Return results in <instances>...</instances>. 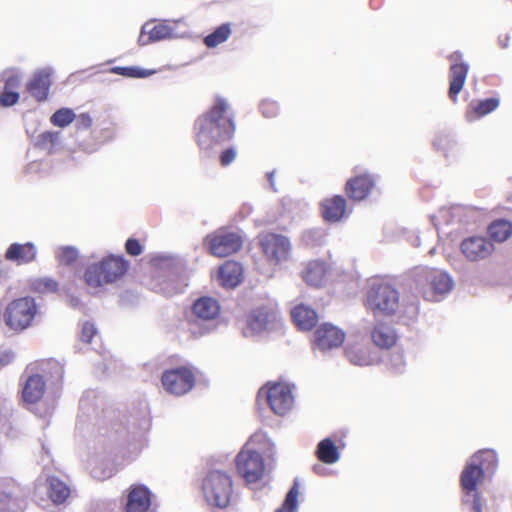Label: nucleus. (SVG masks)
Segmentation results:
<instances>
[{"label":"nucleus","instance_id":"f257e3e1","mask_svg":"<svg viewBox=\"0 0 512 512\" xmlns=\"http://www.w3.org/2000/svg\"><path fill=\"white\" fill-rule=\"evenodd\" d=\"M229 104L217 96L212 106L195 121L196 141L203 156H216L222 146L235 134L234 114L227 115Z\"/></svg>","mask_w":512,"mask_h":512},{"label":"nucleus","instance_id":"f03ea898","mask_svg":"<svg viewBox=\"0 0 512 512\" xmlns=\"http://www.w3.org/2000/svg\"><path fill=\"white\" fill-rule=\"evenodd\" d=\"M498 466L497 453L492 449H482L470 456L459 477L460 487L464 493L463 503L469 505L473 512H483L479 485L486 475L493 474Z\"/></svg>","mask_w":512,"mask_h":512},{"label":"nucleus","instance_id":"7ed1b4c3","mask_svg":"<svg viewBox=\"0 0 512 512\" xmlns=\"http://www.w3.org/2000/svg\"><path fill=\"white\" fill-rule=\"evenodd\" d=\"M221 307L217 299L211 296H201L192 304L189 318V331L195 338L215 332L219 326L218 316Z\"/></svg>","mask_w":512,"mask_h":512},{"label":"nucleus","instance_id":"20e7f679","mask_svg":"<svg viewBox=\"0 0 512 512\" xmlns=\"http://www.w3.org/2000/svg\"><path fill=\"white\" fill-rule=\"evenodd\" d=\"M201 492L209 507L226 509L233 496L232 477L223 470L211 469L202 479Z\"/></svg>","mask_w":512,"mask_h":512},{"label":"nucleus","instance_id":"39448f33","mask_svg":"<svg viewBox=\"0 0 512 512\" xmlns=\"http://www.w3.org/2000/svg\"><path fill=\"white\" fill-rule=\"evenodd\" d=\"M128 267L129 263L123 256L109 255L87 266L84 281L92 288L112 284L127 272Z\"/></svg>","mask_w":512,"mask_h":512},{"label":"nucleus","instance_id":"423d86ee","mask_svg":"<svg viewBox=\"0 0 512 512\" xmlns=\"http://www.w3.org/2000/svg\"><path fill=\"white\" fill-rule=\"evenodd\" d=\"M365 305L374 315H394L400 305L399 291L388 282L375 280L367 288Z\"/></svg>","mask_w":512,"mask_h":512},{"label":"nucleus","instance_id":"0eeeda50","mask_svg":"<svg viewBox=\"0 0 512 512\" xmlns=\"http://www.w3.org/2000/svg\"><path fill=\"white\" fill-rule=\"evenodd\" d=\"M39 313V305L30 296L11 301L4 312L5 324L12 330L21 332L31 327Z\"/></svg>","mask_w":512,"mask_h":512},{"label":"nucleus","instance_id":"6e6552de","mask_svg":"<svg viewBox=\"0 0 512 512\" xmlns=\"http://www.w3.org/2000/svg\"><path fill=\"white\" fill-rule=\"evenodd\" d=\"M294 385L284 382L267 383L261 387L257 394V403H266L270 409L279 416L286 415L294 405L292 393Z\"/></svg>","mask_w":512,"mask_h":512},{"label":"nucleus","instance_id":"1a4fd4ad","mask_svg":"<svg viewBox=\"0 0 512 512\" xmlns=\"http://www.w3.org/2000/svg\"><path fill=\"white\" fill-rule=\"evenodd\" d=\"M259 245L270 265H281L291 257L292 244L285 235L277 233L262 234L259 236Z\"/></svg>","mask_w":512,"mask_h":512},{"label":"nucleus","instance_id":"9d476101","mask_svg":"<svg viewBox=\"0 0 512 512\" xmlns=\"http://www.w3.org/2000/svg\"><path fill=\"white\" fill-rule=\"evenodd\" d=\"M163 388L166 392L182 396L195 386L196 378L192 370L186 366H178L165 370L161 377Z\"/></svg>","mask_w":512,"mask_h":512},{"label":"nucleus","instance_id":"9b49d317","mask_svg":"<svg viewBox=\"0 0 512 512\" xmlns=\"http://www.w3.org/2000/svg\"><path fill=\"white\" fill-rule=\"evenodd\" d=\"M235 462L239 475L247 483H255L262 478L265 465L264 459L258 451L243 448L237 454Z\"/></svg>","mask_w":512,"mask_h":512},{"label":"nucleus","instance_id":"f8f14e48","mask_svg":"<svg viewBox=\"0 0 512 512\" xmlns=\"http://www.w3.org/2000/svg\"><path fill=\"white\" fill-rule=\"evenodd\" d=\"M155 22V19H150L141 26L137 40L140 46L184 37V35L175 32V28L169 24L168 20H162L157 24H154Z\"/></svg>","mask_w":512,"mask_h":512},{"label":"nucleus","instance_id":"ddd939ff","mask_svg":"<svg viewBox=\"0 0 512 512\" xmlns=\"http://www.w3.org/2000/svg\"><path fill=\"white\" fill-rule=\"evenodd\" d=\"M277 321V313L269 307L253 309L247 316L246 326L243 329L245 337H254L270 331Z\"/></svg>","mask_w":512,"mask_h":512},{"label":"nucleus","instance_id":"4468645a","mask_svg":"<svg viewBox=\"0 0 512 512\" xmlns=\"http://www.w3.org/2000/svg\"><path fill=\"white\" fill-rule=\"evenodd\" d=\"M206 242L210 252L217 257H227L242 247V239L235 232H220L208 235Z\"/></svg>","mask_w":512,"mask_h":512},{"label":"nucleus","instance_id":"2eb2a0df","mask_svg":"<svg viewBox=\"0 0 512 512\" xmlns=\"http://www.w3.org/2000/svg\"><path fill=\"white\" fill-rule=\"evenodd\" d=\"M345 340V332L331 323H323L314 332L313 345L316 350L327 352L340 347Z\"/></svg>","mask_w":512,"mask_h":512},{"label":"nucleus","instance_id":"dca6fc26","mask_svg":"<svg viewBox=\"0 0 512 512\" xmlns=\"http://www.w3.org/2000/svg\"><path fill=\"white\" fill-rule=\"evenodd\" d=\"M448 59L451 61L448 94L451 100L456 101L465 84L469 64L463 61V54L460 51H454L448 56Z\"/></svg>","mask_w":512,"mask_h":512},{"label":"nucleus","instance_id":"f3484780","mask_svg":"<svg viewBox=\"0 0 512 512\" xmlns=\"http://www.w3.org/2000/svg\"><path fill=\"white\" fill-rule=\"evenodd\" d=\"M417 276L424 278L428 282L434 301H440L454 286V281L451 276L438 269L423 268Z\"/></svg>","mask_w":512,"mask_h":512},{"label":"nucleus","instance_id":"a211bd4d","mask_svg":"<svg viewBox=\"0 0 512 512\" xmlns=\"http://www.w3.org/2000/svg\"><path fill=\"white\" fill-rule=\"evenodd\" d=\"M53 73L52 67H43L36 70L27 82L26 89L36 101L44 102L48 99Z\"/></svg>","mask_w":512,"mask_h":512},{"label":"nucleus","instance_id":"6ab92c4d","mask_svg":"<svg viewBox=\"0 0 512 512\" xmlns=\"http://www.w3.org/2000/svg\"><path fill=\"white\" fill-rule=\"evenodd\" d=\"M376 181V176L368 172L357 174L347 180L345 192L350 199L362 201L371 194Z\"/></svg>","mask_w":512,"mask_h":512},{"label":"nucleus","instance_id":"aec40b11","mask_svg":"<svg viewBox=\"0 0 512 512\" xmlns=\"http://www.w3.org/2000/svg\"><path fill=\"white\" fill-rule=\"evenodd\" d=\"M461 251L470 261H479L488 257L493 249V243L483 236H470L461 242Z\"/></svg>","mask_w":512,"mask_h":512},{"label":"nucleus","instance_id":"412c9836","mask_svg":"<svg viewBox=\"0 0 512 512\" xmlns=\"http://www.w3.org/2000/svg\"><path fill=\"white\" fill-rule=\"evenodd\" d=\"M46 391V381L43 375L39 373L28 374V371L23 375L22 384V400L29 404L37 403L42 399Z\"/></svg>","mask_w":512,"mask_h":512},{"label":"nucleus","instance_id":"4be33fe9","mask_svg":"<svg viewBox=\"0 0 512 512\" xmlns=\"http://www.w3.org/2000/svg\"><path fill=\"white\" fill-rule=\"evenodd\" d=\"M37 247L33 242H14L5 251V260L16 263L18 266L32 263L37 257Z\"/></svg>","mask_w":512,"mask_h":512},{"label":"nucleus","instance_id":"5701e85b","mask_svg":"<svg viewBox=\"0 0 512 512\" xmlns=\"http://www.w3.org/2000/svg\"><path fill=\"white\" fill-rule=\"evenodd\" d=\"M151 506V492L143 484L132 485L127 495V512H146Z\"/></svg>","mask_w":512,"mask_h":512},{"label":"nucleus","instance_id":"b1692460","mask_svg":"<svg viewBox=\"0 0 512 512\" xmlns=\"http://www.w3.org/2000/svg\"><path fill=\"white\" fill-rule=\"evenodd\" d=\"M346 206V200L342 195L325 199L321 204L323 218L331 223L340 221L345 215Z\"/></svg>","mask_w":512,"mask_h":512},{"label":"nucleus","instance_id":"393cba45","mask_svg":"<svg viewBox=\"0 0 512 512\" xmlns=\"http://www.w3.org/2000/svg\"><path fill=\"white\" fill-rule=\"evenodd\" d=\"M371 338L373 343L382 349L391 348L397 340L394 328L384 322H378L374 325L371 331Z\"/></svg>","mask_w":512,"mask_h":512},{"label":"nucleus","instance_id":"a878e982","mask_svg":"<svg viewBox=\"0 0 512 512\" xmlns=\"http://www.w3.org/2000/svg\"><path fill=\"white\" fill-rule=\"evenodd\" d=\"M291 317L295 325L301 330H311L317 323L318 315L310 307L299 304L291 310Z\"/></svg>","mask_w":512,"mask_h":512},{"label":"nucleus","instance_id":"bb28decb","mask_svg":"<svg viewBox=\"0 0 512 512\" xmlns=\"http://www.w3.org/2000/svg\"><path fill=\"white\" fill-rule=\"evenodd\" d=\"M219 280L225 288H235L242 281V267L236 262H227L219 268Z\"/></svg>","mask_w":512,"mask_h":512},{"label":"nucleus","instance_id":"cd10ccee","mask_svg":"<svg viewBox=\"0 0 512 512\" xmlns=\"http://www.w3.org/2000/svg\"><path fill=\"white\" fill-rule=\"evenodd\" d=\"M315 456L320 462L332 465L340 459V452L335 442L330 437H326L317 444Z\"/></svg>","mask_w":512,"mask_h":512},{"label":"nucleus","instance_id":"c85d7f7f","mask_svg":"<svg viewBox=\"0 0 512 512\" xmlns=\"http://www.w3.org/2000/svg\"><path fill=\"white\" fill-rule=\"evenodd\" d=\"M326 265L323 261L314 260L307 264L302 272L303 280L310 286L319 287L324 281Z\"/></svg>","mask_w":512,"mask_h":512},{"label":"nucleus","instance_id":"c756f323","mask_svg":"<svg viewBox=\"0 0 512 512\" xmlns=\"http://www.w3.org/2000/svg\"><path fill=\"white\" fill-rule=\"evenodd\" d=\"M100 403H102V399L94 390L84 392L79 401V409L81 412L79 419L84 416L90 418L92 414H97Z\"/></svg>","mask_w":512,"mask_h":512},{"label":"nucleus","instance_id":"7c9ffc66","mask_svg":"<svg viewBox=\"0 0 512 512\" xmlns=\"http://www.w3.org/2000/svg\"><path fill=\"white\" fill-rule=\"evenodd\" d=\"M48 493L53 503L62 504L70 495V489L60 479L56 477H50L48 479Z\"/></svg>","mask_w":512,"mask_h":512},{"label":"nucleus","instance_id":"2f4dec72","mask_svg":"<svg viewBox=\"0 0 512 512\" xmlns=\"http://www.w3.org/2000/svg\"><path fill=\"white\" fill-rule=\"evenodd\" d=\"M231 33L230 23H223L206 35L203 39V43L210 49L216 48L218 45L227 41Z\"/></svg>","mask_w":512,"mask_h":512},{"label":"nucleus","instance_id":"473e14b6","mask_svg":"<svg viewBox=\"0 0 512 512\" xmlns=\"http://www.w3.org/2000/svg\"><path fill=\"white\" fill-rule=\"evenodd\" d=\"M26 500L11 493H0V512H23L26 508Z\"/></svg>","mask_w":512,"mask_h":512},{"label":"nucleus","instance_id":"72a5a7b5","mask_svg":"<svg viewBox=\"0 0 512 512\" xmlns=\"http://www.w3.org/2000/svg\"><path fill=\"white\" fill-rule=\"evenodd\" d=\"M488 233L493 240L503 242L512 235V223L503 219L496 220L490 224Z\"/></svg>","mask_w":512,"mask_h":512},{"label":"nucleus","instance_id":"f704fd0d","mask_svg":"<svg viewBox=\"0 0 512 512\" xmlns=\"http://www.w3.org/2000/svg\"><path fill=\"white\" fill-rule=\"evenodd\" d=\"M109 72L133 79L146 78L155 73L154 70L143 69L138 66H114L110 68Z\"/></svg>","mask_w":512,"mask_h":512},{"label":"nucleus","instance_id":"c9c22d12","mask_svg":"<svg viewBox=\"0 0 512 512\" xmlns=\"http://www.w3.org/2000/svg\"><path fill=\"white\" fill-rule=\"evenodd\" d=\"M60 142V131H45L38 135L35 141V146L39 149L46 150L51 153L53 148L59 145Z\"/></svg>","mask_w":512,"mask_h":512},{"label":"nucleus","instance_id":"e433bc0d","mask_svg":"<svg viewBox=\"0 0 512 512\" xmlns=\"http://www.w3.org/2000/svg\"><path fill=\"white\" fill-rule=\"evenodd\" d=\"M299 483L297 480L293 482L285 495L282 505L276 512H297L298 510Z\"/></svg>","mask_w":512,"mask_h":512},{"label":"nucleus","instance_id":"4c0bfd02","mask_svg":"<svg viewBox=\"0 0 512 512\" xmlns=\"http://www.w3.org/2000/svg\"><path fill=\"white\" fill-rule=\"evenodd\" d=\"M75 119V112L68 107L57 109L51 116L50 122L53 126L65 128L73 123Z\"/></svg>","mask_w":512,"mask_h":512},{"label":"nucleus","instance_id":"58836bf2","mask_svg":"<svg viewBox=\"0 0 512 512\" xmlns=\"http://www.w3.org/2000/svg\"><path fill=\"white\" fill-rule=\"evenodd\" d=\"M128 433H130V428L124 426L122 421L118 418L112 421L110 427L106 428L104 432L100 431V434L108 437L110 441H118Z\"/></svg>","mask_w":512,"mask_h":512},{"label":"nucleus","instance_id":"ea45409f","mask_svg":"<svg viewBox=\"0 0 512 512\" xmlns=\"http://www.w3.org/2000/svg\"><path fill=\"white\" fill-rule=\"evenodd\" d=\"M79 257V251L74 246H62L56 253L58 261L65 266H71L74 264Z\"/></svg>","mask_w":512,"mask_h":512},{"label":"nucleus","instance_id":"a19ab883","mask_svg":"<svg viewBox=\"0 0 512 512\" xmlns=\"http://www.w3.org/2000/svg\"><path fill=\"white\" fill-rule=\"evenodd\" d=\"M345 355L348 361L355 366H368L371 364L370 357L360 348H347Z\"/></svg>","mask_w":512,"mask_h":512},{"label":"nucleus","instance_id":"79ce46f5","mask_svg":"<svg viewBox=\"0 0 512 512\" xmlns=\"http://www.w3.org/2000/svg\"><path fill=\"white\" fill-rule=\"evenodd\" d=\"M498 106L499 99L495 97H489L478 101L473 109L478 116H485L493 112Z\"/></svg>","mask_w":512,"mask_h":512},{"label":"nucleus","instance_id":"37998d69","mask_svg":"<svg viewBox=\"0 0 512 512\" xmlns=\"http://www.w3.org/2000/svg\"><path fill=\"white\" fill-rule=\"evenodd\" d=\"M455 145V139L449 134L444 133L438 134L433 141V147L438 151L444 152L445 155L448 151L452 150Z\"/></svg>","mask_w":512,"mask_h":512},{"label":"nucleus","instance_id":"c03bdc74","mask_svg":"<svg viewBox=\"0 0 512 512\" xmlns=\"http://www.w3.org/2000/svg\"><path fill=\"white\" fill-rule=\"evenodd\" d=\"M1 78L4 82V89L6 90H14L20 87L21 77L17 70H7L1 74Z\"/></svg>","mask_w":512,"mask_h":512},{"label":"nucleus","instance_id":"a18cd8bd","mask_svg":"<svg viewBox=\"0 0 512 512\" xmlns=\"http://www.w3.org/2000/svg\"><path fill=\"white\" fill-rule=\"evenodd\" d=\"M33 289L39 293L55 292L58 289V283L51 278H40L33 282Z\"/></svg>","mask_w":512,"mask_h":512},{"label":"nucleus","instance_id":"49530a36","mask_svg":"<svg viewBox=\"0 0 512 512\" xmlns=\"http://www.w3.org/2000/svg\"><path fill=\"white\" fill-rule=\"evenodd\" d=\"M73 122L77 131V137H79V134L81 132L88 131L91 128L93 124V119L89 113L85 112L79 115L75 114V119Z\"/></svg>","mask_w":512,"mask_h":512},{"label":"nucleus","instance_id":"de8ad7c7","mask_svg":"<svg viewBox=\"0 0 512 512\" xmlns=\"http://www.w3.org/2000/svg\"><path fill=\"white\" fill-rule=\"evenodd\" d=\"M261 114L265 118H274L278 115L279 105L276 101L271 99H264L259 105Z\"/></svg>","mask_w":512,"mask_h":512},{"label":"nucleus","instance_id":"09e8293b","mask_svg":"<svg viewBox=\"0 0 512 512\" xmlns=\"http://www.w3.org/2000/svg\"><path fill=\"white\" fill-rule=\"evenodd\" d=\"M20 99V94L18 91L14 90H6L0 93V106L1 107H12L18 103Z\"/></svg>","mask_w":512,"mask_h":512},{"label":"nucleus","instance_id":"8fccbe9b","mask_svg":"<svg viewBox=\"0 0 512 512\" xmlns=\"http://www.w3.org/2000/svg\"><path fill=\"white\" fill-rule=\"evenodd\" d=\"M216 155H219L222 166H228L236 159L237 150L234 146H229L226 149H220Z\"/></svg>","mask_w":512,"mask_h":512},{"label":"nucleus","instance_id":"3c124183","mask_svg":"<svg viewBox=\"0 0 512 512\" xmlns=\"http://www.w3.org/2000/svg\"><path fill=\"white\" fill-rule=\"evenodd\" d=\"M97 330L93 323L86 321L82 324L80 340L84 343H90L96 335Z\"/></svg>","mask_w":512,"mask_h":512},{"label":"nucleus","instance_id":"603ef678","mask_svg":"<svg viewBox=\"0 0 512 512\" xmlns=\"http://www.w3.org/2000/svg\"><path fill=\"white\" fill-rule=\"evenodd\" d=\"M125 250L130 256H138L142 253L143 247L138 239L131 237L125 243Z\"/></svg>","mask_w":512,"mask_h":512},{"label":"nucleus","instance_id":"864d4df0","mask_svg":"<svg viewBox=\"0 0 512 512\" xmlns=\"http://www.w3.org/2000/svg\"><path fill=\"white\" fill-rule=\"evenodd\" d=\"M390 366L395 373H403L405 369V361L403 355L401 353L392 355L390 359Z\"/></svg>","mask_w":512,"mask_h":512},{"label":"nucleus","instance_id":"5fc2aeb1","mask_svg":"<svg viewBox=\"0 0 512 512\" xmlns=\"http://www.w3.org/2000/svg\"><path fill=\"white\" fill-rule=\"evenodd\" d=\"M405 314L409 320H414L419 314V303L416 299L411 300L405 307Z\"/></svg>","mask_w":512,"mask_h":512},{"label":"nucleus","instance_id":"6e6d98bb","mask_svg":"<svg viewBox=\"0 0 512 512\" xmlns=\"http://www.w3.org/2000/svg\"><path fill=\"white\" fill-rule=\"evenodd\" d=\"M47 366H49L50 369L54 371V378L56 381L62 380L64 375V368L59 362L52 360L47 363Z\"/></svg>","mask_w":512,"mask_h":512},{"label":"nucleus","instance_id":"4d7b16f0","mask_svg":"<svg viewBox=\"0 0 512 512\" xmlns=\"http://www.w3.org/2000/svg\"><path fill=\"white\" fill-rule=\"evenodd\" d=\"M14 352L11 350L4 351L0 353V367H4L10 364L14 359Z\"/></svg>","mask_w":512,"mask_h":512},{"label":"nucleus","instance_id":"13d9d810","mask_svg":"<svg viewBox=\"0 0 512 512\" xmlns=\"http://www.w3.org/2000/svg\"><path fill=\"white\" fill-rule=\"evenodd\" d=\"M9 266L0 259V285L9 277Z\"/></svg>","mask_w":512,"mask_h":512},{"label":"nucleus","instance_id":"bf43d9fd","mask_svg":"<svg viewBox=\"0 0 512 512\" xmlns=\"http://www.w3.org/2000/svg\"><path fill=\"white\" fill-rule=\"evenodd\" d=\"M92 475H93L94 478H96L98 480H104V479L109 478V477L112 476V471L109 470L108 472L103 471L101 473H98V470L94 468L92 470Z\"/></svg>","mask_w":512,"mask_h":512},{"label":"nucleus","instance_id":"052dcab7","mask_svg":"<svg viewBox=\"0 0 512 512\" xmlns=\"http://www.w3.org/2000/svg\"><path fill=\"white\" fill-rule=\"evenodd\" d=\"M267 180L269 182L270 188L273 192H277L276 184H275V171H270L266 174Z\"/></svg>","mask_w":512,"mask_h":512},{"label":"nucleus","instance_id":"680f3d73","mask_svg":"<svg viewBox=\"0 0 512 512\" xmlns=\"http://www.w3.org/2000/svg\"><path fill=\"white\" fill-rule=\"evenodd\" d=\"M498 42H499V45L501 46V48L506 49L509 47L510 36L508 34H505L503 36L500 35L498 37Z\"/></svg>","mask_w":512,"mask_h":512},{"label":"nucleus","instance_id":"e2e57ef3","mask_svg":"<svg viewBox=\"0 0 512 512\" xmlns=\"http://www.w3.org/2000/svg\"><path fill=\"white\" fill-rule=\"evenodd\" d=\"M313 471H314L316 474H318V475H324V474H325L326 469H325L323 466H321L320 464H315V465L313 466Z\"/></svg>","mask_w":512,"mask_h":512},{"label":"nucleus","instance_id":"0e129e2a","mask_svg":"<svg viewBox=\"0 0 512 512\" xmlns=\"http://www.w3.org/2000/svg\"><path fill=\"white\" fill-rule=\"evenodd\" d=\"M70 305L74 308H77L81 305V301L78 297L71 296L70 297Z\"/></svg>","mask_w":512,"mask_h":512},{"label":"nucleus","instance_id":"69168bd1","mask_svg":"<svg viewBox=\"0 0 512 512\" xmlns=\"http://www.w3.org/2000/svg\"><path fill=\"white\" fill-rule=\"evenodd\" d=\"M80 146L82 147V149H83L84 151L89 152V153H91V152H93V151H95V150H96V147H91V146H89V145L80 144Z\"/></svg>","mask_w":512,"mask_h":512},{"label":"nucleus","instance_id":"338daca9","mask_svg":"<svg viewBox=\"0 0 512 512\" xmlns=\"http://www.w3.org/2000/svg\"><path fill=\"white\" fill-rule=\"evenodd\" d=\"M459 210H460V207H453L452 208L453 215H455Z\"/></svg>","mask_w":512,"mask_h":512}]
</instances>
